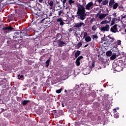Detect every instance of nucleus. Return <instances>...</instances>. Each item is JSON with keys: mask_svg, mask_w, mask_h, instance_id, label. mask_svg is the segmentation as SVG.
<instances>
[{"mask_svg": "<svg viewBox=\"0 0 126 126\" xmlns=\"http://www.w3.org/2000/svg\"><path fill=\"white\" fill-rule=\"evenodd\" d=\"M72 28H69V29H68V32H72Z\"/></svg>", "mask_w": 126, "mask_h": 126, "instance_id": "obj_52", "label": "nucleus"}, {"mask_svg": "<svg viewBox=\"0 0 126 126\" xmlns=\"http://www.w3.org/2000/svg\"><path fill=\"white\" fill-rule=\"evenodd\" d=\"M109 15V12L107 11L106 14H100L99 15V19L100 20H102L103 19H104V18H105L106 17V16Z\"/></svg>", "mask_w": 126, "mask_h": 126, "instance_id": "obj_11", "label": "nucleus"}, {"mask_svg": "<svg viewBox=\"0 0 126 126\" xmlns=\"http://www.w3.org/2000/svg\"><path fill=\"white\" fill-rule=\"evenodd\" d=\"M67 2V0H63V5L64 6L65 5V3H66Z\"/></svg>", "mask_w": 126, "mask_h": 126, "instance_id": "obj_47", "label": "nucleus"}, {"mask_svg": "<svg viewBox=\"0 0 126 126\" xmlns=\"http://www.w3.org/2000/svg\"><path fill=\"white\" fill-rule=\"evenodd\" d=\"M57 115L56 117H60V116H62L63 115V112L62 110H58L57 111Z\"/></svg>", "mask_w": 126, "mask_h": 126, "instance_id": "obj_16", "label": "nucleus"}, {"mask_svg": "<svg viewBox=\"0 0 126 126\" xmlns=\"http://www.w3.org/2000/svg\"><path fill=\"white\" fill-rule=\"evenodd\" d=\"M115 54H116V55H117V56H119L120 55V53L119 52V51H117L116 52Z\"/></svg>", "mask_w": 126, "mask_h": 126, "instance_id": "obj_46", "label": "nucleus"}, {"mask_svg": "<svg viewBox=\"0 0 126 126\" xmlns=\"http://www.w3.org/2000/svg\"><path fill=\"white\" fill-rule=\"evenodd\" d=\"M108 23H109V22H107L106 20H105V21H102L100 23V24L101 25H103V24H108Z\"/></svg>", "mask_w": 126, "mask_h": 126, "instance_id": "obj_36", "label": "nucleus"}, {"mask_svg": "<svg viewBox=\"0 0 126 126\" xmlns=\"http://www.w3.org/2000/svg\"><path fill=\"white\" fill-rule=\"evenodd\" d=\"M85 41L87 42H89L92 41V38L90 36H88L84 38Z\"/></svg>", "mask_w": 126, "mask_h": 126, "instance_id": "obj_17", "label": "nucleus"}, {"mask_svg": "<svg viewBox=\"0 0 126 126\" xmlns=\"http://www.w3.org/2000/svg\"><path fill=\"white\" fill-rule=\"evenodd\" d=\"M55 12V9L53 8L52 9L51 11L49 12V13H48V15L49 17H51L53 15V14Z\"/></svg>", "mask_w": 126, "mask_h": 126, "instance_id": "obj_19", "label": "nucleus"}, {"mask_svg": "<svg viewBox=\"0 0 126 126\" xmlns=\"http://www.w3.org/2000/svg\"><path fill=\"white\" fill-rule=\"evenodd\" d=\"M67 92L70 93V94H73L74 91L72 90H68Z\"/></svg>", "mask_w": 126, "mask_h": 126, "instance_id": "obj_41", "label": "nucleus"}, {"mask_svg": "<svg viewBox=\"0 0 126 126\" xmlns=\"http://www.w3.org/2000/svg\"><path fill=\"white\" fill-rule=\"evenodd\" d=\"M75 1L73 0H68V3L70 5L72 6L73 4H75Z\"/></svg>", "mask_w": 126, "mask_h": 126, "instance_id": "obj_21", "label": "nucleus"}, {"mask_svg": "<svg viewBox=\"0 0 126 126\" xmlns=\"http://www.w3.org/2000/svg\"><path fill=\"white\" fill-rule=\"evenodd\" d=\"M113 112H114V113H117V109H116V108H114V109H113Z\"/></svg>", "mask_w": 126, "mask_h": 126, "instance_id": "obj_57", "label": "nucleus"}, {"mask_svg": "<svg viewBox=\"0 0 126 126\" xmlns=\"http://www.w3.org/2000/svg\"><path fill=\"white\" fill-rule=\"evenodd\" d=\"M103 0H96L98 3H101Z\"/></svg>", "mask_w": 126, "mask_h": 126, "instance_id": "obj_54", "label": "nucleus"}, {"mask_svg": "<svg viewBox=\"0 0 126 126\" xmlns=\"http://www.w3.org/2000/svg\"><path fill=\"white\" fill-rule=\"evenodd\" d=\"M81 54V51L77 50L75 54H74V57L75 58H77Z\"/></svg>", "mask_w": 126, "mask_h": 126, "instance_id": "obj_18", "label": "nucleus"}, {"mask_svg": "<svg viewBox=\"0 0 126 126\" xmlns=\"http://www.w3.org/2000/svg\"><path fill=\"white\" fill-rule=\"evenodd\" d=\"M95 66V63L94 62H92L91 63V68L92 69Z\"/></svg>", "mask_w": 126, "mask_h": 126, "instance_id": "obj_38", "label": "nucleus"}, {"mask_svg": "<svg viewBox=\"0 0 126 126\" xmlns=\"http://www.w3.org/2000/svg\"><path fill=\"white\" fill-rule=\"evenodd\" d=\"M117 27H118V25L117 24H115L114 26H112L111 28L110 31L113 33H116L117 32H119L118 31V29Z\"/></svg>", "mask_w": 126, "mask_h": 126, "instance_id": "obj_7", "label": "nucleus"}, {"mask_svg": "<svg viewBox=\"0 0 126 126\" xmlns=\"http://www.w3.org/2000/svg\"><path fill=\"white\" fill-rule=\"evenodd\" d=\"M62 38V37H61V38L59 40H57L59 47H63V45H66V44L65 42L61 40Z\"/></svg>", "mask_w": 126, "mask_h": 126, "instance_id": "obj_9", "label": "nucleus"}, {"mask_svg": "<svg viewBox=\"0 0 126 126\" xmlns=\"http://www.w3.org/2000/svg\"><path fill=\"white\" fill-rule=\"evenodd\" d=\"M94 6V2L91 1L89 2L85 6L78 4L77 5V12L76 17L79 20L84 21L86 19L87 14L86 13V10L88 11L93 9Z\"/></svg>", "mask_w": 126, "mask_h": 126, "instance_id": "obj_1", "label": "nucleus"}, {"mask_svg": "<svg viewBox=\"0 0 126 126\" xmlns=\"http://www.w3.org/2000/svg\"><path fill=\"white\" fill-rule=\"evenodd\" d=\"M100 31L104 32H109L110 30V26L106 25L105 27H101L100 29Z\"/></svg>", "mask_w": 126, "mask_h": 126, "instance_id": "obj_6", "label": "nucleus"}, {"mask_svg": "<svg viewBox=\"0 0 126 126\" xmlns=\"http://www.w3.org/2000/svg\"><path fill=\"white\" fill-rule=\"evenodd\" d=\"M101 12V11H99L96 14V17H99V15H100V13Z\"/></svg>", "mask_w": 126, "mask_h": 126, "instance_id": "obj_44", "label": "nucleus"}, {"mask_svg": "<svg viewBox=\"0 0 126 126\" xmlns=\"http://www.w3.org/2000/svg\"><path fill=\"white\" fill-rule=\"evenodd\" d=\"M91 95H92L93 97H94L95 96V93L94 92L91 93Z\"/></svg>", "mask_w": 126, "mask_h": 126, "instance_id": "obj_42", "label": "nucleus"}, {"mask_svg": "<svg viewBox=\"0 0 126 126\" xmlns=\"http://www.w3.org/2000/svg\"><path fill=\"white\" fill-rule=\"evenodd\" d=\"M17 37H19V36L17 35H15L14 36H13V38H14V39H16Z\"/></svg>", "mask_w": 126, "mask_h": 126, "instance_id": "obj_49", "label": "nucleus"}, {"mask_svg": "<svg viewBox=\"0 0 126 126\" xmlns=\"http://www.w3.org/2000/svg\"><path fill=\"white\" fill-rule=\"evenodd\" d=\"M119 5V4L118 3H115L112 6V8H113V9H116L118 8Z\"/></svg>", "mask_w": 126, "mask_h": 126, "instance_id": "obj_20", "label": "nucleus"}, {"mask_svg": "<svg viewBox=\"0 0 126 126\" xmlns=\"http://www.w3.org/2000/svg\"><path fill=\"white\" fill-rule=\"evenodd\" d=\"M75 17H77V15L76 16L72 15V16H71L72 18L74 19L75 18Z\"/></svg>", "mask_w": 126, "mask_h": 126, "instance_id": "obj_56", "label": "nucleus"}, {"mask_svg": "<svg viewBox=\"0 0 126 126\" xmlns=\"http://www.w3.org/2000/svg\"><path fill=\"white\" fill-rule=\"evenodd\" d=\"M51 59L49 58V59L47 60L46 62H45V63H46V67H48L50 64V62Z\"/></svg>", "mask_w": 126, "mask_h": 126, "instance_id": "obj_30", "label": "nucleus"}, {"mask_svg": "<svg viewBox=\"0 0 126 126\" xmlns=\"http://www.w3.org/2000/svg\"><path fill=\"white\" fill-rule=\"evenodd\" d=\"M85 26V24L83 22H80L78 23H75L73 26V28H76L77 29H80L82 26L84 27Z\"/></svg>", "mask_w": 126, "mask_h": 126, "instance_id": "obj_8", "label": "nucleus"}, {"mask_svg": "<svg viewBox=\"0 0 126 126\" xmlns=\"http://www.w3.org/2000/svg\"><path fill=\"white\" fill-rule=\"evenodd\" d=\"M42 113H43V111L40 110V112H39V115H41V114H42Z\"/></svg>", "mask_w": 126, "mask_h": 126, "instance_id": "obj_64", "label": "nucleus"}, {"mask_svg": "<svg viewBox=\"0 0 126 126\" xmlns=\"http://www.w3.org/2000/svg\"><path fill=\"white\" fill-rule=\"evenodd\" d=\"M122 41L121 40H119L117 41V44L118 45H121Z\"/></svg>", "mask_w": 126, "mask_h": 126, "instance_id": "obj_40", "label": "nucleus"}, {"mask_svg": "<svg viewBox=\"0 0 126 126\" xmlns=\"http://www.w3.org/2000/svg\"><path fill=\"white\" fill-rule=\"evenodd\" d=\"M21 97H17V101H21Z\"/></svg>", "mask_w": 126, "mask_h": 126, "instance_id": "obj_51", "label": "nucleus"}, {"mask_svg": "<svg viewBox=\"0 0 126 126\" xmlns=\"http://www.w3.org/2000/svg\"><path fill=\"white\" fill-rule=\"evenodd\" d=\"M92 39H97L98 38V36L96 34H94L92 35Z\"/></svg>", "mask_w": 126, "mask_h": 126, "instance_id": "obj_34", "label": "nucleus"}, {"mask_svg": "<svg viewBox=\"0 0 126 126\" xmlns=\"http://www.w3.org/2000/svg\"><path fill=\"white\" fill-rule=\"evenodd\" d=\"M51 21H50V18H48V20H46V21H45V22H50Z\"/></svg>", "mask_w": 126, "mask_h": 126, "instance_id": "obj_61", "label": "nucleus"}, {"mask_svg": "<svg viewBox=\"0 0 126 126\" xmlns=\"http://www.w3.org/2000/svg\"><path fill=\"white\" fill-rule=\"evenodd\" d=\"M58 16H61L62 14L63 13V9L58 11Z\"/></svg>", "mask_w": 126, "mask_h": 126, "instance_id": "obj_31", "label": "nucleus"}, {"mask_svg": "<svg viewBox=\"0 0 126 126\" xmlns=\"http://www.w3.org/2000/svg\"><path fill=\"white\" fill-rule=\"evenodd\" d=\"M82 44H83V42H78L77 44V48L79 49V48H80L82 46Z\"/></svg>", "mask_w": 126, "mask_h": 126, "instance_id": "obj_29", "label": "nucleus"}, {"mask_svg": "<svg viewBox=\"0 0 126 126\" xmlns=\"http://www.w3.org/2000/svg\"><path fill=\"white\" fill-rule=\"evenodd\" d=\"M126 18V15H125L124 16H122V18H121V19H123L124 18Z\"/></svg>", "mask_w": 126, "mask_h": 126, "instance_id": "obj_58", "label": "nucleus"}, {"mask_svg": "<svg viewBox=\"0 0 126 126\" xmlns=\"http://www.w3.org/2000/svg\"><path fill=\"white\" fill-rule=\"evenodd\" d=\"M117 55L116 54H113L110 58L111 60H114L116 58Z\"/></svg>", "mask_w": 126, "mask_h": 126, "instance_id": "obj_23", "label": "nucleus"}, {"mask_svg": "<svg viewBox=\"0 0 126 126\" xmlns=\"http://www.w3.org/2000/svg\"><path fill=\"white\" fill-rule=\"evenodd\" d=\"M62 106L63 107H64V105L63 102H62Z\"/></svg>", "mask_w": 126, "mask_h": 126, "instance_id": "obj_60", "label": "nucleus"}, {"mask_svg": "<svg viewBox=\"0 0 126 126\" xmlns=\"http://www.w3.org/2000/svg\"><path fill=\"white\" fill-rule=\"evenodd\" d=\"M59 3H60V1H56V2H55L54 4H55V5H57V4H59Z\"/></svg>", "mask_w": 126, "mask_h": 126, "instance_id": "obj_55", "label": "nucleus"}, {"mask_svg": "<svg viewBox=\"0 0 126 126\" xmlns=\"http://www.w3.org/2000/svg\"><path fill=\"white\" fill-rule=\"evenodd\" d=\"M82 59H83V57L82 56H80L76 59V60L79 61L80 62V60Z\"/></svg>", "mask_w": 126, "mask_h": 126, "instance_id": "obj_37", "label": "nucleus"}, {"mask_svg": "<svg viewBox=\"0 0 126 126\" xmlns=\"http://www.w3.org/2000/svg\"><path fill=\"white\" fill-rule=\"evenodd\" d=\"M63 21L64 20L62 18H58L56 20L57 23H59L60 26H63L64 24Z\"/></svg>", "mask_w": 126, "mask_h": 126, "instance_id": "obj_12", "label": "nucleus"}, {"mask_svg": "<svg viewBox=\"0 0 126 126\" xmlns=\"http://www.w3.org/2000/svg\"><path fill=\"white\" fill-rule=\"evenodd\" d=\"M93 22H94V20L93 19H91L90 23H93Z\"/></svg>", "mask_w": 126, "mask_h": 126, "instance_id": "obj_62", "label": "nucleus"}, {"mask_svg": "<svg viewBox=\"0 0 126 126\" xmlns=\"http://www.w3.org/2000/svg\"><path fill=\"white\" fill-rule=\"evenodd\" d=\"M75 63H76V66H80V64H81L80 62L77 60H76Z\"/></svg>", "mask_w": 126, "mask_h": 126, "instance_id": "obj_32", "label": "nucleus"}, {"mask_svg": "<svg viewBox=\"0 0 126 126\" xmlns=\"http://www.w3.org/2000/svg\"><path fill=\"white\" fill-rule=\"evenodd\" d=\"M20 34H21L20 31H18V32H15V33H14V35H16L17 36H19Z\"/></svg>", "mask_w": 126, "mask_h": 126, "instance_id": "obj_39", "label": "nucleus"}, {"mask_svg": "<svg viewBox=\"0 0 126 126\" xmlns=\"http://www.w3.org/2000/svg\"><path fill=\"white\" fill-rule=\"evenodd\" d=\"M107 37L109 38V41L110 43H112V42H113L115 40V38L110 36V35L107 36Z\"/></svg>", "mask_w": 126, "mask_h": 126, "instance_id": "obj_15", "label": "nucleus"}, {"mask_svg": "<svg viewBox=\"0 0 126 126\" xmlns=\"http://www.w3.org/2000/svg\"><path fill=\"white\" fill-rule=\"evenodd\" d=\"M115 3V0H110L109 2V6L110 8H112V5H113Z\"/></svg>", "mask_w": 126, "mask_h": 126, "instance_id": "obj_13", "label": "nucleus"}, {"mask_svg": "<svg viewBox=\"0 0 126 126\" xmlns=\"http://www.w3.org/2000/svg\"><path fill=\"white\" fill-rule=\"evenodd\" d=\"M88 36V33L87 32H84L83 39L85 38L86 37Z\"/></svg>", "mask_w": 126, "mask_h": 126, "instance_id": "obj_33", "label": "nucleus"}, {"mask_svg": "<svg viewBox=\"0 0 126 126\" xmlns=\"http://www.w3.org/2000/svg\"><path fill=\"white\" fill-rule=\"evenodd\" d=\"M119 63H120V62H117V63H112V67L117 72H120L123 69V68L121 66L119 65Z\"/></svg>", "mask_w": 126, "mask_h": 126, "instance_id": "obj_3", "label": "nucleus"}, {"mask_svg": "<svg viewBox=\"0 0 126 126\" xmlns=\"http://www.w3.org/2000/svg\"><path fill=\"white\" fill-rule=\"evenodd\" d=\"M30 100H24L22 101V104H23V106H26L28 104V103H30Z\"/></svg>", "mask_w": 126, "mask_h": 126, "instance_id": "obj_14", "label": "nucleus"}, {"mask_svg": "<svg viewBox=\"0 0 126 126\" xmlns=\"http://www.w3.org/2000/svg\"><path fill=\"white\" fill-rule=\"evenodd\" d=\"M38 2H39V3H44L43 0H38Z\"/></svg>", "mask_w": 126, "mask_h": 126, "instance_id": "obj_53", "label": "nucleus"}, {"mask_svg": "<svg viewBox=\"0 0 126 126\" xmlns=\"http://www.w3.org/2000/svg\"><path fill=\"white\" fill-rule=\"evenodd\" d=\"M116 20V18H114L112 19L110 26H112L115 24V22Z\"/></svg>", "mask_w": 126, "mask_h": 126, "instance_id": "obj_28", "label": "nucleus"}, {"mask_svg": "<svg viewBox=\"0 0 126 126\" xmlns=\"http://www.w3.org/2000/svg\"><path fill=\"white\" fill-rule=\"evenodd\" d=\"M106 19L108 20V21H107V22H109V23H110V22L111 21V17H107L106 18Z\"/></svg>", "mask_w": 126, "mask_h": 126, "instance_id": "obj_45", "label": "nucleus"}, {"mask_svg": "<svg viewBox=\"0 0 126 126\" xmlns=\"http://www.w3.org/2000/svg\"><path fill=\"white\" fill-rule=\"evenodd\" d=\"M50 23H49L47 22H45V24H44V25H43V28L44 29H47L48 27H50V26H48V25Z\"/></svg>", "mask_w": 126, "mask_h": 126, "instance_id": "obj_26", "label": "nucleus"}, {"mask_svg": "<svg viewBox=\"0 0 126 126\" xmlns=\"http://www.w3.org/2000/svg\"><path fill=\"white\" fill-rule=\"evenodd\" d=\"M31 30V28L30 27L27 28V29H25L22 31V32H20L21 34L24 35V36H29V34H28L29 31Z\"/></svg>", "mask_w": 126, "mask_h": 126, "instance_id": "obj_5", "label": "nucleus"}, {"mask_svg": "<svg viewBox=\"0 0 126 126\" xmlns=\"http://www.w3.org/2000/svg\"><path fill=\"white\" fill-rule=\"evenodd\" d=\"M8 19L11 20H12V17L11 15H9L8 16Z\"/></svg>", "mask_w": 126, "mask_h": 126, "instance_id": "obj_50", "label": "nucleus"}, {"mask_svg": "<svg viewBox=\"0 0 126 126\" xmlns=\"http://www.w3.org/2000/svg\"><path fill=\"white\" fill-rule=\"evenodd\" d=\"M97 30V27L95 25H93V26L92 28V30L93 31H95Z\"/></svg>", "mask_w": 126, "mask_h": 126, "instance_id": "obj_35", "label": "nucleus"}, {"mask_svg": "<svg viewBox=\"0 0 126 126\" xmlns=\"http://www.w3.org/2000/svg\"><path fill=\"white\" fill-rule=\"evenodd\" d=\"M24 77L23 75H20V74L18 75V77H19V79H20V78H22Z\"/></svg>", "mask_w": 126, "mask_h": 126, "instance_id": "obj_48", "label": "nucleus"}, {"mask_svg": "<svg viewBox=\"0 0 126 126\" xmlns=\"http://www.w3.org/2000/svg\"><path fill=\"white\" fill-rule=\"evenodd\" d=\"M112 54V52L111 51H108L106 53V55L108 57L111 56Z\"/></svg>", "mask_w": 126, "mask_h": 126, "instance_id": "obj_25", "label": "nucleus"}, {"mask_svg": "<svg viewBox=\"0 0 126 126\" xmlns=\"http://www.w3.org/2000/svg\"><path fill=\"white\" fill-rule=\"evenodd\" d=\"M94 106L95 108H98V107H100V104L99 102H95L94 103Z\"/></svg>", "mask_w": 126, "mask_h": 126, "instance_id": "obj_24", "label": "nucleus"}, {"mask_svg": "<svg viewBox=\"0 0 126 126\" xmlns=\"http://www.w3.org/2000/svg\"><path fill=\"white\" fill-rule=\"evenodd\" d=\"M56 92L58 94H60L62 92V89H59L56 91Z\"/></svg>", "mask_w": 126, "mask_h": 126, "instance_id": "obj_43", "label": "nucleus"}, {"mask_svg": "<svg viewBox=\"0 0 126 126\" xmlns=\"http://www.w3.org/2000/svg\"><path fill=\"white\" fill-rule=\"evenodd\" d=\"M89 46V44H86L84 46V48H86Z\"/></svg>", "mask_w": 126, "mask_h": 126, "instance_id": "obj_63", "label": "nucleus"}, {"mask_svg": "<svg viewBox=\"0 0 126 126\" xmlns=\"http://www.w3.org/2000/svg\"><path fill=\"white\" fill-rule=\"evenodd\" d=\"M74 90L80 91L81 92H83V93H86V89L85 88H84V85L82 84H80V86L75 84V87H74Z\"/></svg>", "mask_w": 126, "mask_h": 126, "instance_id": "obj_2", "label": "nucleus"}, {"mask_svg": "<svg viewBox=\"0 0 126 126\" xmlns=\"http://www.w3.org/2000/svg\"><path fill=\"white\" fill-rule=\"evenodd\" d=\"M43 16H44V17L45 18H44L43 19L41 20V21L40 22H39V23H43V22L44 21H45L46 19L48 18L47 14H44V15H43Z\"/></svg>", "mask_w": 126, "mask_h": 126, "instance_id": "obj_22", "label": "nucleus"}, {"mask_svg": "<svg viewBox=\"0 0 126 126\" xmlns=\"http://www.w3.org/2000/svg\"><path fill=\"white\" fill-rule=\"evenodd\" d=\"M108 3V0H104L103 1H102L101 4L103 5H105L106 4H107Z\"/></svg>", "mask_w": 126, "mask_h": 126, "instance_id": "obj_27", "label": "nucleus"}, {"mask_svg": "<svg viewBox=\"0 0 126 126\" xmlns=\"http://www.w3.org/2000/svg\"><path fill=\"white\" fill-rule=\"evenodd\" d=\"M2 30H3V32H4V33H9L10 32L15 31V29L11 26H9L7 27L2 28Z\"/></svg>", "mask_w": 126, "mask_h": 126, "instance_id": "obj_4", "label": "nucleus"}, {"mask_svg": "<svg viewBox=\"0 0 126 126\" xmlns=\"http://www.w3.org/2000/svg\"><path fill=\"white\" fill-rule=\"evenodd\" d=\"M54 0H51L48 1V6H49V9H53L54 5Z\"/></svg>", "mask_w": 126, "mask_h": 126, "instance_id": "obj_10", "label": "nucleus"}, {"mask_svg": "<svg viewBox=\"0 0 126 126\" xmlns=\"http://www.w3.org/2000/svg\"><path fill=\"white\" fill-rule=\"evenodd\" d=\"M113 16L114 17H117V14H116V13H113Z\"/></svg>", "mask_w": 126, "mask_h": 126, "instance_id": "obj_59", "label": "nucleus"}]
</instances>
